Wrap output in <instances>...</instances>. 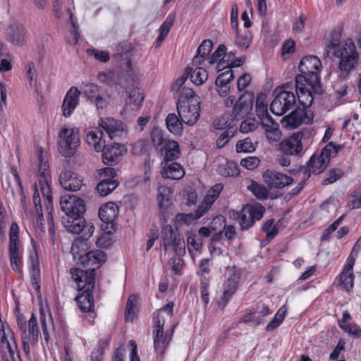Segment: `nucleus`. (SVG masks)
<instances>
[{"label": "nucleus", "mask_w": 361, "mask_h": 361, "mask_svg": "<svg viewBox=\"0 0 361 361\" xmlns=\"http://www.w3.org/2000/svg\"><path fill=\"white\" fill-rule=\"evenodd\" d=\"M212 204H213L212 202L207 201L204 197L195 211V218L197 219L202 216L211 208Z\"/></svg>", "instance_id": "62"}, {"label": "nucleus", "mask_w": 361, "mask_h": 361, "mask_svg": "<svg viewBox=\"0 0 361 361\" xmlns=\"http://www.w3.org/2000/svg\"><path fill=\"white\" fill-rule=\"evenodd\" d=\"M223 185L216 184L214 185L208 192L205 197L207 201H209L212 204L215 202L217 197L219 196L221 192L223 190Z\"/></svg>", "instance_id": "59"}, {"label": "nucleus", "mask_w": 361, "mask_h": 361, "mask_svg": "<svg viewBox=\"0 0 361 361\" xmlns=\"http://www.w3.org/2000/svg\"><path fill=\"white\" fill-rule=\"evenodd\" d=\"M185 80V77H181L173 87L175 88L176 85H178L177 92H180L177 102V111L178 116L184 123L188 126H193L200 118L201 101L192 89L183 86Z\"/></svg>", "instance_id": "2"}, {"label": "nucleus", "mask_w": 361, "mask_h": 361, "mask_svg": "<svg viewBox=\"0 0 361 361\" xmlns=\"http://www.w3.org/2000/svg\"><path fill=\"white\" fill-rule=\"evenodd\" d=\"M247 189L259 200H265L268 197V190L265 186L255 181H252Z\"/></svg>", "instance_id": "47"}, {"label": "nucleus", "mask_w": 361, "mask_h": 361, "mask_svg": "<svg viewBox=\"0 0 361 361\" xmlns=\"http://www.w3.org/2000/svg\"><path fill=\"white\" fill-rule=\"evenodd\" d=\"M286 312L287 308L285 305L281 307L276 313L274 317L267 325L266 330L267 331H271L279 326L285 318Z\"/></svg>", "instance_id": "45"}, {"label": "nucleus", "mask_w": 361, "mask_h": 361, "mask_svg": "<svg viewBox=\"0 0 361 361\" xmlns=\"http://www.w3.org/2000/svg\"><path fill=\"white\" fill-rule=\"evenodd\" d=\"M217 172L224 177H234L239 174L237 163L233 161L224 160L219 163Z\"/></svg>", "instance_id": "34"}, {"label": "nucleus", "mask_w": 361, "mask_h": 361, "mask_svg": "<svg viewBox=\"0 0 361 361\" xmlns=\"http://www.w3.org/2000/svg\"><path fill=\"white\" fill-rule=\"evenodd\" d=\"M59 180L61 186L67 190H78L82 185V180L80 177L71 171L61 172Z\"/></svg>", "instance_id": "26"}, {"label": "nucleus", "mask_w": 361, "mask_h": 361, "mask_svg": "<svg viewBox=\"0 0 361 361\" xmlns=\"http://www.w3.org/2000/svg\"><path fill=\"white\" fill-rule=\"evenodd\" d=\"M188 249L192 257L202 249V242L201 240H196L195 235H190L187 240Z\"/></svg>", "instance_id": "52"}, {"label": "nucleus", "mask_w": 361, "mask_h": 361, "mask_svg": "<svg viewBox=\"0 0 361 361\" xmlns=\"http://www.w3.org/2000/svg\"><path fill=\"white\" fill-rule=\"evenodd\" d=\"M0 340L4 361H16L19 358L17 343L10 327L5 328L3 323H1L0 326Z\"/></svg>", "instance_id": "9"}, {"label": "nucleus", "mask_w": 361, "mask_h": 361, "mask_svg": "<svg viewBox=\"0 0 361 361\" xmlns=\"http://www.w3.org/2000/svg\"><path fill=\"white\" fill-rule=\"evenodd\" d=\"M235 44L242 50H246L252 42V37L250 34L245 32L240 34L238 30L235 31Z\"/></svg>", "instance_id": "48"}, {"label": "nucleus", "mask_w": 361, "mask_h": 361, "mask_svg": "<svg viewBox=\"0 0 361 361\" xmlns=\"http://www.w3.org/2000/svg\"><path fill=\"white\" fill-rule=\"evenodd\" d=\"M334 56L339 59L338 67L340 75L344 79L353 71L357 64L359 56L352 39H347L340 49L333 53Z\"/></svg>", "instance_id": "5"}, {"label": "nucleus", "mask_w": 361, "mask_h": 361, "mask_svg": "<svg viewBox=\"0 0 361 361\" xmlns=\"http://www.w3.org/2000/svg\"><path fill=\"white\" fill-rule=\"evenodd\" d=\"M187 74L190 76L191 82L196 85H202L208 79L207 71L202 67L189 66L187 68Z\"/></svg>", "instance_id": "36"}, {"label": "nucleus", "mask_w": 361, "mask_h": 361, "mask_svg": "<svg viewBox=\"0 0 361 361\" xmlns=\"http://www.w3.org/2000/svg\"><path fill=\"white\" fill-rule=\"evenodd\" d=\"M97 79L109 86L113 87L118 85V76L113 71H107L99 73Z\"/></svg>", "instance_id": "46"}, {"label": "nucleus", "mask_w": 361, "mask_h": 361, "mask_svg": "<svg viewBox=\"0 0 361 361\" xmlns=\"http://www.w3.org/2000/svg\"><path fill=\"white\" fill-rule=\"evenodd\" d=\"M322 68L319 59L315 56H306L302 59L298 68L300 74L297 76H304L306 82L319 84L318 73Z\"/></svg>", "instance_id": "10"}, {"label": "nucleus", "mask_w": 361, "mask_h": 361, "mask_svg": "<svg viewBox=\"0 0 361 361\" xmlns=\"http://www.w3.org/2000/svg\"><path fill=\"white\" fill-rule=\"evenodd\" d=\"M107 345L106 341H102L99 343V346L94 348L91 353L90 361H102L105 345Z\"/></svg>", "instance_id": "58"}, {"label": "nucleus", "mask_w": 361, "mask_h": 361, "mask_svg": "<svg viewBox=\"0 0 361 361\" xmlns=\"http://www.w3.org/2000/svg\"><path fill=\"white\" fill-rule=\"evenodd\" d=\"M248 99V97L243 94L241 95L238 101L235 102V97L234 96H229L225 100V105L227 107H231L233 105V114L237 116L240 114V112L243 110L246 109L247 110L252 105L251 99Z\"/></svg>", "instance_id": "31"}, {"label": "nucleus", "mask_w": 361, "mask_h": 361, "mask_svg": "<svg viewBox=\"0 0 361 361\" xmlns=\"http://www.w3.org/2000/svg\"><path fill=\"white\" fill-rule=\"evenodd\" d=\"M259 159L256 157H248L240 161V165L248 170H253L259 164Z\"/></svg>", "instance_id": "60"}, {"label": "nucleus", "mask_w": 361, "mask_h": 361, "mask_svg": "<svg viewBox=\"0 0 361 361\" xmlns=\"http://www.w3.org/2000/svg\"><path fill=\"white\" fill-rule=\"evenodd\" d=\"M255 108L257 115L261 121V123L265 121V119L267 118H272V117L268 114L267 103L266 102L265 95L261 94L257 97Z\"/></svg>", "instance_id": "41"}, {"label": "nucleus", "mask_w": 361, "mask_h": 361, "mask_svg": "<svg viewBox=\"0 0 361 361\" xmlns=\"http://www.w3.org/2000/svg\"><path fill=\"white\" fill-rule=\"evenodd\" d=\"M264 183L272 188L282 189L293 183L292 177L276 171L267 170L262 175Z\"/></svg>", "instance_id": "20"}, {"label": "nucleus", "mask_w": 361, "mask_h": 361, "mask_svg": "<svg viewBox=\"0 0 361 361\" xmlns=\"http://www.w3.org/2000/svg\"><path fill=\"white\" fill-rule=\"evenodd\" d=\"M102 152L103 162L106 165L117 164L121 157L126 152V147L118 143H114L111 145H105Z\"/></svg>", "instance_id": "24"}, {"label": "nucleus", "mask_w": 361, "mask_h": 361, "mask_svg": "<svg viewBox=\"0 0 361 361\" xmlns=\"http://www.w3.org/2000/svg\"><path fill=\"white\" fill-rule=\"evenodd\" d=\"M304 135L302 132L294 133L290 137L283 140L280 144L281 152L286 155L298 156L301 155L303 146L302 140Z\"/></svg>", "instance_id": "19"}, {"label": "nucleus", "mask_w": 361, "mask_h": 361, "mask_svg": "<svg viewBox=\"0 0 361 361\" xmlns=\"http://www.w3.org/2000/svg\"><path fill=\"white\" fill-rule=\"evenodd\" d=\"M168 140L165 137L164 132L161 128L158 127L153 128L151 132V141L157 150L163 152V147Z\"/></svg>", "instance_id": "39"}, {"label": "nucleus", "mask_w": 361, "mask_h": 361, "mask_svg": "<svg viewBox=\"0 0 361 361\" xmlns=\"http://www.w3.org/2000/svg\"><path fill=\"white\" fill-rule=\"evenodd\" d=\"M165 121L166 128L171 133L175 135L182 134L184 122L175 113L169 114Z\"/></svg>", "instance_id": "35"}, {"label": "nucleus", "mask_w": 361, "mask_h": 361, "mask_svg": "<svg viewBox=\"0 0 361 361\" xmlns=\"http://www.w3.org/2000/svg\"><path fill=\"white\" fill-rule=\"evenodd\" d=\"M233 79V73L231 68L219 74L216 79V85H228Z\"/></svg>", "instance_id": "57"}, {"label": "nucleus", "mask_w": 361, "mask_h": 361, "mask_svg": "<svg viewBox=\"0 0 361 361\" xmlns=\"http://www.w3.org/2000/svg\"><path fill=\"white\" fill-rule=\"evenodd\" d=\"M136 311V298L134 295H130L128 300L126 307V320L132 321L135 316Z\"/></svg>", "instance_id": "51"}, {"label": "nucleus", "mask_w": 361, "mask_h": 361, "mask_svg": "<svg viewBox=\"0 0 361 361\" xmlns=\"http://www.w3.org/2000/svg\"><path fill=\"white\" fill-rule=\"evenodd\" d=\"M227 280L223 286V295L218 301V305L221 309L225 307L235 293L240 278V272L235 267H229L227 269Z\"/></svg>", "instance_id": "11"}, {"label": "nucleus", "mask_w": 361, "mask_h": 361, "mask_svg": "<svg viewBox=\"0 0 361 361\" xmlns=\"http://www.w3.org/2000/svg\"><path fill=\"white\" fill-rule=\"evenodd\" d=\"M174 20V15H169L166 20L162 23V25L159 27L160 33L167 36L172 25H173Z\"/></svg>", "instance_id": "64"}, {"label": "nucleus", "mask_w": 361, "mask_h": 361, "mask_svg": "<svg viewBox=\"0 0 361 361\" xmlns=\"http://www.w3.org/2000/svg\"><path fill=\"white\" fill-rule=\"evenodd\" d=\"M219 223L221 225L224 224V235L228 240H232L235 238L236 232L235 228L233 226H226L225 219L223 216H217L212 220V224Z\"/></svg>", "instance_id": "49"}, {"label": "nucleus", "mask_w": 361, "mask_h": 361, "mask_svg": "<svg viewBox=\"0 0 361 361\" xmlns=\"http://www.w3.org/2000/svg\"><path fill=\"white\" fill-rule=\"evenodd\" d=\"M162 174L166 178L180 180L185 176L182 165L177 162L162 161Z\"/></svg>", "instance_id": "28"}, {"label": "nucleus", "mask_w": 361, "mask_h": 361, "mask_svg": "<svg viewBox=\"0 0 361 361\" xmlns=\"http://www.w3.org/2000/svg\"><path fill=\"white\" fill-rule=\"evenodd\" d=\"M343 174V173L341 170L334 169L326 173V178L322 181V184L324 185L331 184L341 178Z\"/></svg>", "instance_id": "53"}, {"label": "nucleus", "mask_w": 361, "mask_h": 361, "mask_svg": "<svg viewBox=\"0 0 361 361\" xmlns=\"http://www.w3.org/2000/svg\"><path fill=\"white\" fill-rule=\"evenodd\" d=\"M30 278L33 288L38 290L40 288V271L39 267H30Z\"/></svg>", "instance_id": "61"}, {"label": "nucleus", "mask_w": 361, "mask_h": 361, "mask_svg": "<svg viewBox=\"0 0 361 361\" xmlns=\"http://www.w3.org/2000/svg\"><path fill=\"white\" fill-rule=\"evenodd\" d=\"M38 176L37 182L35 183V192L33 195V202L35 207L36 213L38 216L36 223L39 224L40 230L45 232V226L43 224L44 218L42 213V207L41 204L39 191L44 199V205L48 214L47 223L49 225V233L53 240H54L55 229L54 225V219L52 216V195L51 189V177L49 171V165L47 158L46 153L41 148L38 150Z\"/></svg>", "instance_id": "1"}, {"label": "nucleus", "mask_w": 361, "mask_h": 361, "mask_svg": "<svg viewBox=\"0 0 361 361\" xmlns=\"http://www.w3.org/2000/svg\"><path fill=\"white\" fill-rule=\"evenodd\" d=\"M237 132L236 126H229L226 130L222 132L216 140L218 148L224 147L226 143L235 135Z\"/></svg>", "instance_id": "44"}, {"label": "nucleus", "mask_w": 361, "mask_h": 361, "mask_svg": "<svg viewBox=\"0 0 361 361\" xmlns=\"http://www.w3.org/2000/svg\"><path fill=\"white\" fill-rule=\"evenodd\" d=\"M78 306L84 312L94 310V300L92 291H83L76 298Z\"/></svg>", "instance_id": "38"}, {"label": "nucleus", "mask_w": 361, "mask_h": 361, "mask_svg": "<svg viewBox=\"0 0 361 361\" xmlns=\"http://www.w3.org/2000/svg\"><path fill=\"white\" fill-rule=\"evenodd\" d=\"M144 100V96L138 88H133L129 91L128 97L126 99V105L130 106L131 110L137 109Z\"/></svg>", "instance_id": "40"}, {"label": "nucleus", "mask_w": 361, "mask_h": 361, "mask_svg": "<svg viewBox=\"0 0 361 361\" xmlns=\"http://www.w3.org/2000/svg\"><path fill=\"white\" fill-rule=\"evenodd\" d=\"M8 39L15 45H23L25 40L24 27L18 23H13L9 27Z\"/></svg>", "instance_id": "30"}, {"label": "nucleus", "mask_w": 361, "mask_h": 361, "mask_svg": "<svg viewBox=\"0 0 361 361\" xmlns=\"http://www.w3.org/2000/svg\"><path fill=\"white\" fill-rule=\"evenodd\" d=\"M80 262L86 271L95 274V271L106 260V254L101 250L90 251L80 258Z\"/></svg>", "instance_id": "21"}, {"label": "nucleus", "mask_w": 361, "mask_h": 361, "mask_svg": "<svg viewBox=\"0 0 361 361\" xmlns=\"http://www.w3.org/2000/svg\"><path fill=\"white\" fill-rule=\"evenodd\" d=\"M61 210L65 213L62 217V224L66 230L72 233L78 234L85 228V212L84 201L75 195H64L60 200Z\"/></svg>", "instance_id": "3"}, {"label": "nucleus", "mask_w": 361, "mask_h": 361, "mask_svg": "<svg viewBox=\"0 0 361 361\" xmlns=\"http://www.w3.org/2000/svg\"><path fill=\"white\" fill-rule=\"evenodd\" d=\"M355 262V259L351 255H349L346 259L344 267L339 275V283L342 288L345 291L349 292L353 288L354 284V275L353 267Z\"/></svg>", "instance_id": "22"}, {"label": "nucleus", "mask_w": 361, "mask_h": 361, "mask_svg": "<svg viewBox=\"0 0 361 361\" xmlns=\"http://www.w3.org/2000/svg\"><path fill=\"white\" fill-rule=\"evenodd\" d=\"M103 133L95 128L86 131V142L89 145L93 146L96 152H100L104 148L105 141L102 140Z\"/></svg>", "instance_id": "32"}, {"label": "nucleus", "mask_w": 361, "mask_h": 361, "mask_svg": "<svg viewBox=\"0 0 361 361\" xmlns=\"http://www.w3.org/2000/svg\"><path fill=\"white\" fill-rule=\"evenodd\" d=\"M116 180L102 179L97 186L98 193L101 196H106L114 191L118 186Z\"/></svg>", "instance_id": "42"}, {"label": "nucleus", "mask_w": 361, "mask_h": 361, "mask_svg": "<svg viewBox=\"0 0 361 361\" xmlns=\"http://www.w3.org/2000/svg\"><path fill=\"white\" fill-rule=\"evenodd\" d=\"M295 51V43L293 40H286L282 46L281 56L286 60L289 58L290 54Z\"/></svg>", "instance_id": "56"}, {"label": "nucleus", "mask_w": 361, "mask_h": 361, "mask_svg": "<svg viewBox=\"0 0 361 361\" xmlns=\"http://www.w3.org/2000/svg\"><path fill=\"white\" fill-rule=\"evenodd\" d=\"M265 130L266 137L268 141L271 142H278L281 136L279 124L273 118H267L262 123Z\"/></svg>", "instance_id": "29"}, {"label": "nucleus", "mask_w": 361, "mask_h": 361, "mask_svg": "<svg viewBox=\"0 0 361 361\" xmlns=\"http://www.w3.org/2000/svg\"><path fill=\"white\" fill-rule=\"evenodd\" d=\"M154 326L153 330L162 331L164 330L165 318L164 315L161 314V312H156L154 313Z\"/></svg>", "instance_id": "63"}, {"label": "nucleus", "mask_w": 361, "mask_h": 361, "mask_svg": "<svg viewBox=\"0 0 361 361\" xmlns=\"http://www.w3.org/2000/svg\"><path fill=\"white\" fill-rule=\"evenodd\" d=\"M312 120L313 114L310 110L298 107L288 115L285 116L281 122L286 127L295 128L303 123H310Z\"/></svg>", "instance_id": "17"}, {"label": "nucleus", "mask_w": 361, "mask_h": 361, "mask_svg": "<svg viewBox=\"0 0 361 361\" xmlns=\"http://www.w3.org/2000/svg\"><path fill=\"white\" fill-rule=\"evenodd\" d=\"M118 215V208L114 202H108L100 207L99 216L103 222L102 228L107 233H112L116 229L115 220Z\"/></svg>", "instance_id": "15"}, {"label": "nucleus", "mask_w": 361, "mask_h": 361, "mask_svg": "<svg viewBox=\"0 0 361 361\" xmlns=\"http://www.w3.org/2000/svg\"><path fill=\"white\" fill-rule=\"evenodd\" d=\"M319 84H312L306 82L304 76L295 77V88L300 104L302 106L301 109H306L313 103L312 91L315 90Z\"/></svg>", "instance_id": "13"}, {"label": "nucleus", "mask_w": 361, "mask_h": 361, "mask_svg": "<svg viewBox=\"0 0 361 361\" xmlns=\"http://www.w3.org/2000/svg\"><path fill=\"white\" fill-rule=\"evenodd\" d=\"M73 280L76 283L78 290L92 291L94 287L95 274L91 271H84L78 268L71 269Z\"/></svg>", "instance_id": "18"}, {"label": "nucleus", "mask_w": 361, "mask_h": 361, "mask_svg": "<svg viewBox=\"0 0 361 361\" xmlns=\"http://www.w3.org/2000/svg\"><path fill=\"white\" fill-rule=\"evenodd\" d=\"M257 145V141H252L250 137H246L237 142L236 152L238 153H252L255 151Z\"/></svg>", "instance_id": "43"}, {"label": "nucleus", "mask_w": 361, "mask_h": 361, "mask_svg": "<svg viewBox=\"0 0 361 361\" xmlns=\"http://www.w3.org/2000/svg\"><path fill=\"white\" fill-rule=\"evenodd\" d=\"M17 324L20 332L24 353L28 355L30 352V346L34 345L38 341L39 330L37 318L32 314L30 319L27 322L23 317H18Z\"/></svg>", "instance_id": "7"}, {"label": "nucleus", "mask_w": 361, "mask_h": 361, "mask_svg": "<svg viewBox=\"0 0 361 361\" xmlns=\"http://www.w3.org/2000/svg\"><path fill=\"white\" fill-rule=\"evenodd\" d=\"M164 153V161H169L178 159L180 155V147L178 143L172 140H168L163 147Z\"/></svg>", "instance_id": "37"}, {"label": "nucleus", "mask_w": 361, "mask_h": 361, "mask_svg": "<svg viewBox=\"0 0 361 361\" xmlns=\"http://www.w3.org/2000/svg\"><path fill=\"white\" fill-rule=\"evenodd\" d=\"M9 257L13 270L17 273L22 271V257L19 252L18 236L12 233L9 237Z\"/></svg>", "instance_id": "25"}, {"label": "nucleus", "mask_w": 361, "mask_h": 361, "mask_svg": "<svg viewBox=\"0 0 361 361\" xmlns=\"http://www.w3.org/2000/svg\"><path fill=\"white\" fill-rule=\"evenodd\" d=\"M99 126L111 140H120L127 136L126 126L121 121L112 118H101Z\"/></svg>", "instance_id": "14"}, {"label": "nucleus", "mask_w": 361, "mask_h": 361, "mask_svg": "<svg viewBox=\"0 0 361 361\" xmlns=\"http://www.w3.org/2000/svg\"><path fill=\"white\" fill-rule=\"evenodd\" d=\"M258 123L254 118H247L242 121L239 130L243 133H247L254 131L257 128Z\"/></svg>", "instance_id": "55"}, {"label": "nucleus", "mask_w": 361, "mask_h": 361, "mask_svg": "<svg viewBox=\"0 0 361 361\" xmlns=\"http://www.w3.org/2000/svg\"><path fill=\"white\" fill-rule=\"evenodd\" d=\"M83 94L92 102L101 94V88L95 84H87L84 87Z\"/></svg>", "instance_id": "50"}, {"label": "nucleus", "mask_w": 361, "mask_h": 361, "mask_svg": "<svg viewBox=\"0 0 361 361\" xmlns=\"http://www.w3.org/2000/svg\"><path fill=\"white\" fill-rule=\"evenodd\" d=\"M171 195V190L166 185H161L158 188L157 200L159 201V205L162 213L161 221L164 223H166L165 216H164V210L168 208L170 204V199Z\"/></svg>", "instance_id": "33"}, {"label": "nucleus", "mask_w": 361, "mask_h": 361, "mask_svg": "<svg viewBox=\"0 0 361 361\" xmlns=\"http://www.w3.org/2000/svg\"><path fill=\"white\" fill-rule=\"evenodd\" d=\"M296 104V97L293 92L282 90L276 94L270 104L271 111L276 116H283L292 109Z\"/></svg>", "instance_id": "12"}, {"label": "nucleus", "mask_w": 361, "mask_h": 361, "mask_svg": "<svg viewBox=\"0 0 361 361\" xmlns=\"http://www.w3.org/2000/svg\"><path fill=\"white\" fill-rule=\"evenodd\" d=\"M265 212L264 207L260 204H247L243 207L240 215V224L243 229L251 227L256 221L260 220Z\"/></svg>", "instance_id": "16"}, {"label": "nucleus", "mask_w": 361, "mask_h": 361, "mask_svg": "<svg viewBox=\"0 0 361 361\" xmlns=\"http://www.w3.org/2000/svg\"><path fill=\"white\" fill-rule=\"evenodd\" d=\"M341 149V145H336L332 142L327 144L318 155L314 154L310 159L307 167L309 173H322L327 167L330 158L335 157Z\"/></svg>", "instance_id": "8"}, {"label": "nucleus", "mask_w": 361, "mask_h": 361, "mask_svg": "<svg viewBox=\"0 0 361 361\" xmlns=\"http://www.w3.org/2000/svg\"><path fill=\"white\" fill-rule=\"evenodd\" d=\"M80 141L78 130L71 126H63L59 133V149L60 153L66 157L73 156Z\"/></svg>", "instance_id": "6"}, {"label": "nucleus", "mask_w": 361, "mask_h": 361, "mask_svg": "<svg viewBox=\"0 0 361 361\" xmlns=\"http://www.w3.org/2000/svg\"><path fill=\"white\" fill-rule=\"evenodd\" d=\"M81 92L75 87H71L66 92L61 106L63 115L70 117L79 104Z\"/></svg>", "instance_id": "23"}, {"label": "nucleus", "mask_w": 361, "mask_h": 361, "mask_svg": "<svg viewBox=\"0 0 361 361\" xmlns=\"http://www.w3.org/2000/svg\"><path fill=\"white\" fill-rule=\"evenodd\" d=\"M161 234L164 249L168 250L172 248L175 252V255L169 262V266L176 274H180L183 264L180 256L185 253V240L170 225H163Z\"/></svg>", "instance_id": "4"}, {"label": "nucleus", "mask_w": 361, "mask_h": 361, "mask_svg": "<svg viewBox=\"0 0 361 361\" xmlns=\"http://www.w3.org/2000/svg\"><path fill=\"white\" fill-rule=\"evenodd\" d=\"M173 333V329L171 332L169 331H164V330H153L154 350L160 355L164 353L171 339Z\"/></svg>", "instance_id": "27"}, {"label": "nucleus", "mask_w": 361, "mask_h": 361, "mask_svg": "<svg viewBox=\"0 0 361 361\" xmlns=\"http://www.w3.org/2000/svg\"><path fill=\"white\" fill-rule=\"evenodd\" d=\"M262 318L257 316L256 311L250 310L240 320V322L248 324L252 323L255 325H259L262 323Z\"/></svg>", "instance_id": "54"}]
</instances>
